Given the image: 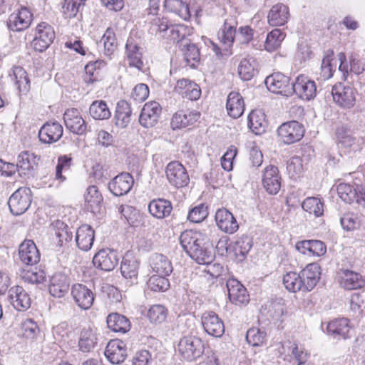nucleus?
I'll use <instances>...</instances> for the list:
<instances>
[{"mask_svg":"<svg viewBox=\"0 0 365 365\" xmlns=\"http://www.w3.org/2000/svg\"><path fill=\"white\" fill-rule=\"evenodd\" d=\"M180 242L186 253L199 264H209L213 255L207 247V237L199 232L185 230L180 236Z\"/></svg>","mask_w":365,"mask_h":365,"instance_id":"obj_1","label":"nucleus"},{"mask_svg":"<svg viewBox=\"0 0 365 365\" xmlns=\"http://www.w3.org/2000/svg\"><path fill=\"white\" fill-rule=\"evenodd\" d=\"M150 30L173 42H180L188 34L187 26L182 24H173L168 18L164 16L153 18L150 21Z\"/></svg>","mask_w":365,"mask_h":365,"instance_id":"obj_2","label":"nucleus"},{"mask_svg":"<svg viewBox=\"0 0 365 365\" xmlns=\"http://www.w3.org/2000/svg\"><path fill=\"white\" fill-rule=\"evenodd\" d=\"M204 349V342L197 336H184L178 343V352L182 359L187 361H193L200 358Z\"/></svg>","mask_w":365,"mask_h":365,"instance_id":"obj_3","label":"nucleus"},{"mask_svg":"<svg viewBox=\"0 0 365 365\" xmlns=\"http://www.w3.org/2000/svg\"><path fill=\"white\" fill-rule=\"evenodd\" d=\"M31 191L28 187H21L10 197L8 205L11 212L14 215L24 213L31 203Z\"/></svg>","mask_w":365,"mask_h":365,"instance_id":"obj_4","label":"nucleus"},{"mask_svg":"<svg viewBox=\"0 0 365 365\" xmlns=\"http://www.w3.org/2000/svg\"><path fill=\"white\" fill-rule=\"evenodd\" d=\"M165 174L170 184L176 188L184 187L190 182L185 168L178 161H172L167 165Z\"/></svg>","mask_w":365,"mask_h":365,"instance_id":"obj_5","label":"nucleus"},{"mask_svg":"<svg viewBox=\"0 0 365 365\" xmlns=\"http://www.w3.org/2000/svg\"><path fill=\"white\" fill-rule=\"evenodd\" d=\"M55 38V32L53 27L46 22L38 24L36 29V35L31 42V46L38 52L45 51Z\"/></svg>","mask_w":365,"mask_h":365,"instance_id":"obj_6","label":"nucleus"},{"mask_svg":"<svg viewBox=\"0 0 365 365\" xmlns=\"http://www.w3.org/2000/svg\"><path fill=\"white\" fill-rule=\"evenodd\" d=\"M278 136L284 144H292L299 141L304 134L302 124L296 120L282 123L277 129Z\"/></svg>","mask_w":365,"mask_h":365,"instance_id":"obj_7","label":"nucleus"},{"mask_svg":"<svg viewBox=\"0 0 365 365\" xmlns=\"http://www.w3.org/2000/svg\"><path fill=\"white\" fill-rule=\"evenodd\" d=\"M294 93L302 100L310 101L317 95L316 83L309 77L299 75L292 82V96Z\"/></svg>","mask_w":365,"mask_h":365,"instance_id":"obj_8","label":"nucleus"},{"mask_svg":"<svg viewBox=\"0 0 365 365\" xmlns=\"http://www.w3.org/2000/svg\"><path fill=\"white\" fill-rule=\"evenodd\" d=\"M269 91L285 96H292V82L290 78L282 73H274L267 76L264 81Z\"/></svg>","mask_w":365,"mask_h":365,"instance_id":"obj_9","label":"nucleus"},{"mask_svg":"<svg viewBox=\"0 0 365 365\" xmlns=\"http://www.w3.org/2000/svg\"><path fill=\"white\" fill-rule=\"evenodd\" d=\"M32 17V14L27 8L21 7L9 15L7 20L8 28L15 32L24 31L31 25Z\"/></svg>","mask_w":365,"mask_h":365,"instance_id":"obj_10","label":"nucleus"},{"mask_svg":"<svg viewBox=\"0 0 365 365\" xmlns=\"http://www.w3.org/2000/svg\"><path fill=\"white\" fill-rule=\"evenodd\" d=\"M281 175L278 168L269 165L266 166L262 175V184L264 190L270 195H276L281 187Z\"/></svg>","mask_w":365,"mask_h":365,"instance_id":"obj_11","label":"nucleus"},{"mask_svg":"<svg viewBox=\"0 0 365 365\" xmlns=\"http://www.w3.org/2000/svg\"><path fill=\"white\" fill-rule=\"evenodd\" d=\"M331 94L334 102L343 108H351L355 104V91L351 86L341 83L335 85L332 88Z\"/></svg>","mask_w":365,"mask_h":365,"instance_id":"obj_12","label":"nucleus"},{"mask_svg":"<svg viewBox=\"0 0 365 365\" xmlns=\"http://www.w3.org/2000/svg\"><path fill=\"white\" fill-rule=\"evenodd\" d=\"M140 267L139 260L131 252H127L123 256L120 264L122 276L128 280L130 284L137 283Z\"/></svg>","mask_w":365,"mask_h":365,"instance_id":"obj_13","label":"nucleus"},{"mask_svg":"<svg viewBox=\"0 0 365 365\" xmlns=\"http://www.w3.org/2000/svg\"><path fill=\"white\" fill-rule=\"evenodd\" d=\"M337 281L341 287L347 290L361 289L365 285V280L359 273L347 269L338 271Z\"/></svg>","mask_w":365,"mask_h":365,"instance_id":"obj_14","label":"nucleus"},{"mask_svg":"<svg viewBox=\"0 0 365 365\" xmlns=\"http://www.w3.org/2000/svg\"><path fill=\"white\" fill-rule=\"evenodd\" d=\"M201 322L206 333L214 337H221L225 333L222 320L214 312H206L201 317Z\"/></svg>","mask_w":365,"mask_h":365,"instance_id":"obj_15","label":"nucleus"},{"mask_svg":"<svg viewBox=\"0 0 365 365\" xmlns=\"http://www.w3.org/2000/svg\"><path fill=\"white\" fill-rule=\"evenodd\" d=\"M118 256L115 251L103 249L98 251L93 258V265L101 270H113L118 263Z\"/></svg>","mask_w":365,"mask_h":365,"instance_id":"obj_16","label":"nucleus"},{"mask_svg":"<svg viewBox=\"0 0 365 365\" xmlns=\"http://www.w3.org/2000/svg\"><path fill=\"white\" fill-rule=\"evenodd\" d=\"M71 296L82 309H88L93 304L94 294L87 286L83 284H75L71 287Z\"/></svg>","mask_w":365,"mask_h":365,"instance_id":"obj_17","label":"nucleus"},{"mask_svg":"<svg viewBox=\"0 0 365 365\" xmlns=\"http://www.w3.org/2000/svg\"><path fill=\"white\" fill-rule=\"evenodd\" d=\"M8 299L13 307L18 311H26L31 304L29 294L21 286L12 287L8 292Z\"/></svg>","mask_w":365,"mask_h":365,"instance_id":"obj_18","label":"nucleus"},{"mask_svg":"<svg viewBox=\"0 0 365 365\" xmlns=\"http://www.w3.org/2000/svg\"><path fill=\"white\" fill-rule=\"evenodd\" d=\"M320 267L317 263H310L300 272L302 292H310L317 285L320 278Z\"/></svg>","mask_w":365,"mask_h":365,"instance_id":"obj_19","label":"nucleus"},{"mask_svg":"<svg viewBox=\"0 0 365 365\" xmlns=\"http://www.w3.org/2000/svg\"><path fill=\"white\" fill-rule=\"evenodd\" d=\"M161 113V107L156 101L146 103L139 116L140 124L145 128L153 127L158 122Z\"/></svg>","mask_w":365,"mask_h":365,"instance_id":"obj_20","label":"nucleus"},{"mask_svg":"<svg viewBox=\"0 0 365 365\" xmlns=\"http://www.w3.org/2000/svg\"><path fill=\"white\" fill-rule=\"evenodd\" d=\"M63 120L66 128L71 132L77 135L86 133V124L78 109H67L64 113Z\"/></svg>","mask_w":365,"mask_h":365,"instance_id":"obj_21","label":"nucleus"},{"mask_svg":"<svg viewBox=\"0 0 365 365\" xmlns=\"http://www.w3.org/2000/svg\"><path fill=\"white\" fill-rule=\"evenodd\" d=\"M19 256L21 262L26 265H34L40 261V252L31 240H24L19 246Z\"/></svg>","mask_w":365,"mask_h":365,"instance_id":"obj_22","label":"nucleus"},{"mask_svg":"<svg viewBox=\"0 0 365 365\" xmlns=\"http://www.w3.org/2000/svg\"><path fill=\"white\" fill-rule=\"evenodd\" d=\"M104 354L110 363L119 364L123 362L127 356L125 344L120 339L110 340L106 347Z\"/></svg>","mask_w":365,"mask_h":365,"instance_id":"obj_23","label":"nucleus"},{"mask_svg":"<svg viewBox=\"0 0 365 365\" xmlns=\"http://www.w3.org/2000/svg\"><path fill=\"white\" fill-rule=\"evenodd\" d=\"M227 288L230 300L236 305L245 304L250 301L246 288L237 279H229Z\"/></svg>","mask_w":365,"mask_h":365,"instance_id":"obj_24","label":"nucleus"},{"mask_svg":"<svg viewBox=\"0 0 365 365\" xmlns=\"http://www.w3.org/2000/svg\"><path fill=\"white\" fill-rule=\"evenodd\" d=\"M215 218L219 229L225 233L233 234L239 228V225L232 213L225 208L218 209Z\"/></svg>","mask_w":365,"mask_h":365,"instance_id":"obj_25","label":"nucleus"},{"mask_svg":"<svg viewBox=\"0 0 365 365\" xmlns=\"http://www.w3.org/2000/svg\"><path fill=\"white\" fill-rule=\"evenodd\" d=\"M133 183V178L130 173H122L109 182L108 188L115 196H121L131 190Z\"/></svg>","mask_w":365,"mask_h":365,"instance_id":"obj_26","label":"nucleus"},{"mask_svg":"<svg viewBox=\"0 0 365 365\" xmlns=\"http://www.w3.org/2000/svg\"><path fill=\"white\" fill-rule=\"evenodd\" d=\"M37 156L29 151H22L17 158V171L21 177H28L33 174V171L38 165Z\"/></svg>","mask_w":365,"mask_h":365,"instance_id":"obj_27","label":"nucleus"},{"mask_svg":"<svg viewBox=\"0 0 365 365\" xmlns=\"http://www.w3.org/2000/svg\"><path fill=\"white\" fill-rule=\"evenodd\" d=\"M150 270L156 274L169 276L173 271L171 260L165 255L153 253L149 258Z\"/></svg>","mask_w":365,"mask_h":365,"instance_id":"obj_28","label":"nucleus"},{"mask_svg":"<svg viewBox=\"0 0 365 365\" xmlns=\"http://www.w3.org/2000/svg\"><path fill=\"white\" fill-rule=\"evenodd\" d=\"M290 17L287 6L278 3L272 6L267 14L268 24L272 26H282L286 24Z\"/></svg>","mask_w":365,"mask_h":365,"instance_id":"obj_29","label":"nucleus"},{"mask_svg":"<svg viewBox=\"0 0 365 365\" xmlns=\"http://www.w3.org/2000/svg\"><path fill=\"white\" fill-rule=\"evenodd\" d=\"M175 91L184 98L190 101H196L201 96L200 86L192 81L182 78L177 81L175 86Z\"/></svg>","mask_w":365,"mask_h":365,"instance_id":"obj_30","label":"nucleus"},{"mask_svg":"<svg viewBox=\"0 0 365 365\" xmlns=\"http://www.w3.org/2000/svg\"><path fill=\"white\" fill-rule=\"evenodd\" d=\"M200 117V113L197 110H179L176 112L171 120L173 129H180L193 125Z\"/></svg>","mask_w":365,"mask_h":365,"instance_id":"obj_31","label":"nucleus"},{"mask_svg":"<svg viewBox=\"0 0 365 365\" xmlns=\"http://www.w3.org/2000/svg\"><path fill=\"white\" fill-rule=\"evenodd\" d=\"M69 279L67 275L62 272L55 273L50 279L48 291L54 297L61 298L68 291Z\"/></svg>","mask_w":365,"mask_h":365,"instance_id":"obj_32","label":"nucleus"},{"mask_svg":"<svg viewBox=\"0 0 365 365\" xmlns=\"http://www.w3.org/2000/svg\"><path fill=\"white\" fill-rule=\"evenodd\" d=\"M63 135V127L57 122L45 123L38 132L41 142L52 143L58 141Z\"/></svg>","mask_w":365,"mask_h":365,"instance_id":"obj_33","label":"nucleus"},{"mask_svg":"<svg viewBox=\"0 0 365 365\" xmlns=\"http://www.w3.org/2000/svg\"><path fill=\"white\" fill-rule=\"evenodd\" d=\"M95 231L91 226L84 224L79 227L76 233V242L78 247L83 251H88L93 246Z\"/></svg>","mask_w":365,"mask_h":365,"instance_id":"obj_34","label":"nucleus"},{"mask_svg":"<svg viewBox=\"0 0 365 365\" xmlns=\"http://www.w3.org/2000/svg\"><path fill=\"white\" fill-rule=\"evenodd\" d=\"M245 101L238 92L229 93L226 103V108L228 115L233 118H240L245 111Z\"/></svg>","mask_w":365,"mask_h":365,"instance_id":"obj_35","label":"nucleus"},{"mask_svg":"<svg viewBox=\"0 0 365 365\" xmlns=\"http://www.w3.org/2000/svg\"><path fill=\"white\" fill-rule=\"evenodd\" d=\"M103 196L95 185L87 188L85 194V205L87 210L93 214L99 213L101 210Z\"/></svg>","mask_w":365,"mask_h":365,"instance_id":"obj_36","label":"nucleus"},{"mask_svg":"<svg viewBox=\"0 0 365 365\" xmlns=\"http://www.w3.org/2000/svg\"><path fill=\"white\" fill-rule=\"evenodd\" d=\"M327 332L334 337L346 339L350 336L351 326L346 318L336 319L327 325Z\"/></svg>","mask_w":365,"mask_h":365,"instance_id":"obj_37","label":"nucleus"},{"mask_svg":"<svg viewBox=\"0 0 365 365\" xmlns=\"http://www.w3.org/2000/svg\"><path fill=\"white\" fill-rule=\"evenodd\" d=\"M97 340L96 329L83 328L80 332L78 347L83 352H90L96 345Z\"/></svg>","mask_w":365,"mask_h":365,"instance_id":"obj_38","label":"nucleus"},{"mask_svg":"<svg viewBox=\"0 0 365 365\" xmlns=\"http://www.w3.org/2000/svg\"><path fill=\"white\" fill-rule=\"evenodd\" d=\"M108 329L114 332L125 334L130 329V322L124 315L111 313L107 317Z\"/></svg>","mask_w":365,"mask_h":365,"instance_id":"obj_39","label":"nucleus"},{"mask_svg":"<svg viewBox=\"0 0 365 365\" xmlns=\"http://www.w3.org/2000/svg\"><path fill=\"white\" fill-rule=\"evenodd\" d=\"M125 49L128 64L140 70L142 69L143 66V63L141 60L142 54L139 51L138 43L133 37L130 36L128 38Z\"/></svg>","mask_w":365,"mask_h":365,"instance_id":"obj_40","label":"nucleus"},{"mask_svg":"<svg viewBox=\"0 0 365 365\" xmlns=\"http://www.w3.org/2000/svg\"><path fill=\"white\" fill-rule=\"evenodd\" d=\"M335 135L337 143L342 147L353 150L359 149V140L352 136L350 131L345 127L336 128Z\"/></svg>","mask_w":365,"mask_h":365,"instance_id":"obj_41","label":"nucleus"},{"mask_svg":"<svg viewBox=\"0 0 365 365\" xmlns=\"http://www.w3.org/2000/svg\"><path fill=\"white\" fill-rule=\"evenodd\" d=\"M131 113L130 104L125 101H119L114 116L115 125L120 128H126L130 122Z\"/></svg>","mask_w":365,"mask_h":365,"instance_id":"obj_42","label":"nucleus"},{"mask_svg":"<svg viewBox=\"0 0 365 365\" xmlns=\"http://www.w3.org/2000/svg\"><path fill=\"white\" fill-rule=\"evenodd\" d=\"M148 209L153 216L163 219L170 214L173 206L171 202L167 200L157 199L149 203Z\"/></svg>","mask_w":365,"mask_h":365,"instance_id":"obj_43","label":"nucleus"},{"mask_svg":"<svg viewBox=\"0 0 365 365\" xmlns=\"http://www.w3.org/2000/svg\"><path fill=\"white\" fill-rule=\"evenodd\" d=\"M248 126L256 135L264 133L267 127L264 112L261 110H252L248 115Z\"/></svg>","mask_w":365,"mask_h":365,"instance_id":"obj_44","label":"nucleus"},{"mask_svg":"<svg viewBox=\"0 0 365 365\" xmlns=\"http://www.w3.org/2000/svg\"><path fill=\"white\" fill-rule=\"evenodd\" d=\"M236 34V23L232 19H226L218 32V38L227 47L232 45Z\"/></svg>","mask_w":365,"mask_h":365,"instance_id":"obj_45","label":"nucleus"},{"mask_svg":"<svg viewBox=\"0 0 365 365\" xmlns=\"http://www.w3.org/2000/svg\"><path fill=\"white\" fill-rule=\"evenodd\" d=\"M20 93H27L30 89V80L26 71L21 66H14L10 74Z\"/></svg>","mask_w":365,"mask_h":365,"instance_id":"obj_46","label":"nucleus"},{"mask_svg":"<svg viewBox=\"0 0 365 365\" xmlns=\"http://www.w3.org/2000/svg\"><path fill=\"white\" fill-rule=\"evenodd\" d=\"M164 6L185 21L189 20L191 16L188 4L182 0H165Z\"/></svg>","mask_w":365,"mask_h":365,"instance_id":"obj_47","label":"nucleus"},{"mask_svg":"<svg viewBox=\"0 0 365 365\" xmlns=\"http://www.w3.org/2000/svg\"><path fill=\"white\" fill-rule=\"evenodd\" d=\"M89 114L95 120H106L111 116L107 103L103 100L94 101L89 107Z\"/></svg>","mask_w":365,"mask_h":365,"instance_id":"obj_48","label":"nucleus"},{"mask_svg":"<svg viewBox=\"0 0 365 365\" xmlns=\"http://www.w3.org/2000/svg\"><path fill=\"white\" fill-rule=\"evenodd\" d=\"M286 34L281 29H274L269 32L264 42V49L273 52L279 48L285 38Z\"/></svg>","mask_w":365,"mask_h":365,"instance_id":"obj_49","label":"nucleus"},{"mask_svg":"<svg viewBox=\"0 0 365 365\" xmlns=\"http://www.w3.org/2000/svg\"><path fill=\"white\" fill-rule=\"evenodd\" d=\"M303 210L318 217L324 214V203L321 199L315 197H307L302 202Z\"/></svg>","mask_w":365,"mask_h":365,"instance_id":"obj_50","label":"nucleus"},{"mask_svg":"<svg viewBox=\"0 0 365 365\" xmlns=\"http://www.w3.org/2000/svg\"><path fill=\"white\" fill-rule=\"evenodd\" d=\"M168 315V309L162 304H154L148 311V318L153 324H160L165 322Z\"/></svg>","mask_w":365,"mask_h":365,"instance_id":"obj_51","label":"nucleus"},{"mask_svg":"<svg viewBox=\"0 0 365 365\" xmlns=\"http://www.w3.org/2000/svg\"><path fill=\"white\" fill-rule=\"evenodd\" d=\"M252 246V240L248 236H242L234 243L232 247L236 257L242 260L250 250Z\"/></svg>","mask_w":365,"mask_h":365,"instance_id":"obj_52","label":"nucleus"},{"mask_svg":"<svg viewBox=\"0 0 365 365\" xmlns=\"http://www.w3.org/2000/svg\"><path fill=\"white\" fill-rule=\"evenodd\" d=\"M168 276L156 274L150 277L148 280V287L153 292H165L170 287Z\"/></svg>","mask_w":365,"mask_h":365,"instance_id":"obj_53","label":"nucleus"},{"mask_svg":"<svg viewBox=\"0 0 365 365\" xmlns=\"http://www.w3.org/2000/svg\"><path fill=\"white\" fill-rule=\"evenodd\" d=\"M283 284L287 290L290 292L296 293L302 291V287L300 280L299 273L296 272H289L283 277Z\"/></svg>","mask_w":365,"mask_h":365,"instance_id":"obj_54","label":"nucleus"},{"mask_svg":"<svg viewBox=\"0 0 365 365\" xmlns=\"http://www.w3.org/2000/svg\"><path fill=\"white\" fill-rule=\"evenodd\" d=\"M256 72L255 60L244 58L240 61L238 66V73L242 80H250Z\"/></svg>","mask_w":365,"mask_h":365,"instance_id":"obj_55","label":"nucleus"},{"mask_svg":"<svg viewBox=\"0 0 365 365\" xmlns=\"http://www.w3.org/2000/svg\"><path fill=\"white\" fill-rule=\"evenodd\" d=\"M53 227H56L55 235L58 239V243L60 246H63L64 242L71 241L73 233L68 230V227L63 222L57 220Z\"/></svg>","mask_w":365,"mask_h":365,"instance_id":"obj_56","label":"nucleus"},{"mask_svg":"<svg viewBox=\"0 0 365 365\" xmlns=\"http://www.w3.org/2000/svg\"><path fill=\"white\" fill-rule=\"evenodd\" d=\"M267 334L259 328L252 327L247 330L246 340L250 345L258 346L262 345L266 340Z\"/></svg>","mask_w":365,"mask_h":365,"instance_id":"obj_57","label":"nucleus"},{"mask_svg":"<svg viewBox=\"0 0 365 365\" xmlns=\"http://www.w3.org/2000/svg\"><path fill=\"white\" fill-rule=\"evenodd\" d=\"M86 0H64L62 12L66 18L71 19L76 16L79 9L85 4Z\"/></svg>","mask_w":365,"mask_h":365,"instance_id":"obj_58","label":"nucleus"},{"mask_svg":"<svg viewBox=\"0 0 365 365\" xmlns=\"http://www.w3.org/2000/svg\"><path fill=\"white\" fill-rule=\"evenodd\" d=\"M332 61L333 51H331L330 53H327L322 59L318 78L325 81L332 77L333 72L334 71Z\"/></svg>","mask_w":365,"mask_h":365,"instance_id":"obj_59","label":"nucleus"},{"mask_svg":"<svg viewBox=\"0 0 365 365\" xmlns=\"http://www.w3.org/2000/svg\"><path fill=\"white\" fill-rule=\"evenodd\" d=\"M39 328L31 319H25L21 322L20 333L26 339H34L38 333Z\"/></svg>","mask_w":365,"mask_h":365,"instance_id":"obj_60","label":"nucleus"},{"mask_svg":"<svg viewBox=\"0 0 365 365\" xmlns=\"http://www.w3.org/2000/svg\"><path fill=\"white\" fill-rule=\"evenodd\" d=\"M287 170L290 178L296 179L304 171L302 159L299 156L292 157L287 163Z\"/></svg>","mask_w":365,"mask_h":365,"instance_id":"obj_61","label":"nucleus"},{"mask_svg":"<svg viewBox=\"0 0 365 365\" xmlns=\"http://www.w3.org/2000/svg\"><path fill=\"white\" fill-rule=\"evenodd\" d=\"M208 214V207L202 203L190 210L187 219L190 222L200 223L207 218Z\"/></svg>","mask_w":365,"mask_h":365,"instance_id":"obj_62","label":"nucleus"},{"mask_svg":"<svg viewBox=\"0 0 365 365\" xmlns=\"http://www.w3.org/2000/svg\"><path fill=\"white\" fill-rule=\"evenodd\" d=\"M101 41L104 46V52L107 56L111 55L117 48V42L113 31L108 28L103 34Z\"/></svg>","mask_w":365,"mask_h":365,"instance_id":"obj_63","label":"nucleus"},{"mask_svg":"<svg viewBox=\"0 0 365 365\" xmlns=\"http://www.w3.org/2000/svg\"><path fill=\"white\" fill-rule=\"evenodd\" d=\"M184 58L187 65L191 67L195 66L200 61V51L198 48L193 43L187 45L184 52Z\"/></svg>","mask_w":365,"mask_h":365,"instance_id":"obj_64","label":"nucleus"}]
</instances>
